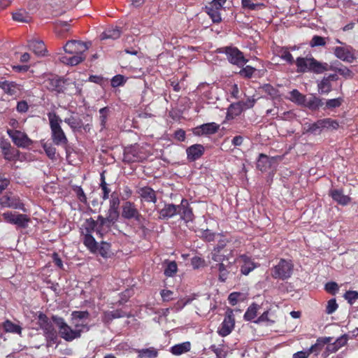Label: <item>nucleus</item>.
Wrapping results in <instances>:
<instances>
[{
  "instance_id": "4",
  "label": "nucleus",
  "mask_w": 358,
  "mask_h": 358,
  "mask_svg": "<svg viewBox=\"0 0 358 358\" xmlns=\"http://www.w3.org/2000/svg\"><path fill=\"white\" fill-rule=\"evenodd\" d=\"M294 265L290 260L280 259L277 265L271 268V275L282 280L289 279L293 273Z\"/></svg>"
},
{
  "instance_id": "27",
  "label": "nucleus",
  "mask_w": 358,
  "mask_h": 358,
  "mask_svg": "<svg viewBox=\"0 0 358 358\" xmlns=\"http://www.w3.org/2000/svg\"><path fill=\"white\" fill-rule=\"evenodd\" d=\"M2 327L3 330L7 333L16 334L18 335L22 334V328L9 320H6L3 324Z\"/></svg>"
},
{
  "instance_id": "28",
  "label": "nucleus",
  "mask_w": 358,
  "mask_h": 358,
  "mask_svg": "<svg viewBox=\"0 0 358 358\" xmlns=\"http://www.w3.org/2000/svg\"><path fill=\"white\" fill-rule=\"evenodd\" d=\"M136 352L138 353L137 358H156L158 356V350L153 347L138 349Z\"/></svg>"
},
{
  "instance_id": "19",
  "label": "nucleus",
  "mask_w": 358,
  "mask_h": 358,
  "mask_svg": "<svg viewBox=\"0 0 358 358\" xmlns=\"http://www.w3.org/2000/svg\"><path fill=\"white\" fill-rule=\"evenodd\" d=\"M138 194H140L141 199L146 202H152L153 203L157 202V195L155 191L148 186L140 188L138 190Z\"/></svg>"
},
{
  "instance_id": "8",
  "label": "nucleus",
  "mask_w": 358,
  "mask_h": 358,
  "mask_svg": "<svg viewBox=\"0 0 358 358\" xmlns=\"http://www.w3.org/2000/svg\"><path fill=\"white\" fill-rule=\"evenodd\" d=\"M122 217L126 220L134 219L136 221H140L141 215L134 203L126 201L122 206Z\"/></svg>"
},
{
  "instance_id": "32",
  "label": "nucleus",
  "mask_w": 358,
  "mask_h": 358,
  "mask_svg": "<svg viewBox=\"0 0 358 358\" xmlns=\"http://www.w3.org/2000/svg\"><path fill=\"white\" fill-rule=\"evenodd\" d=\"M166 265L164 274L166 277H173L178 271V265L175 261L166 260L164 262Z\"/></svg>"
},
{
  "instance_id": "25",
  "label": "nucleus",
  "mask_w": 358,
  "mask_h": 358,
  "mask_svg": "<svg viewBox=\"0 0 358 358\" xmlns=\"http://www.w3.org/2000/svg\"><path fill=\"white\" fill-rule=\"evenodd\" d=\"M241 258L243 262V264L241 266V273L243 275H247L255 268L256 265L251 259L246 255H241Z\"/></svg>"
},
{
  "instance_id": "1",
  "label": "nucleus",
  "mask_w": 358,
  "mask_h": 358,
  "mask_svg": "<svg viewBox=\"0 0 358 358\" xmlns=\"http://www.w3.org/2000/svg\"><path fill=\"white\" fill-rule=\"evenodd\" d=\"M298 73L313 72L319 74L332 69L327 63H322L313 57H298L295 61Z\"/></svg>"
},
{
  "instance_id": "64",
  "label": "nucleus",
  "mask_w": 358,
  "mask_h": 358,
  "mask_svg": "<svg viewBox=\"0 0 358 358\" xmlns=\"http://www.w3.org/2000/svg\"><path fill=\"white\" fill-rule=\"evenodd\" d=\"M341 101L342 100L339 98L329 99L326 102V107L327 108H335L339 107L341 105Z\"/></svg>"
},
{
  "instance_id": "38",
  "label": "nucleus",
  "mask_w": 358,
  "mask_h": 358,
  "mask_svg": "<svg viewBox=\"0 0 358 358\" xmlns=\"http://www.w3.org/2000/svg\"><path fill=\"white\" fill-rule=\"evenodd\" d=\"M29 222L30 218L27 215L18 213L14 224L19 228L26 229L28 227Z\"/></svg>"
},
{
  "instance_id": "43",
  "label": "nucleus",
  "mask_w": 358,
  "mask_h": 358,
  "mask_svg": "<svg viewBox=\"0 0 358 358\" xmlns=\"http://www.w3.org/2000/svg\"><path fill=\"white\" fill-rule=\"evenodd\" d=\"M305 129L307 132L320 133L322 129L320 120L312 124H306Z\"/></svg>"
},
{
  "instance_id": "7",
  "label": "nucleus",
  "mask_w": 358,
  "mask_h": 358,
  "mask_svg": "<svg viewBox=\"0 0 358 358\" xmlns=\"http://www.w3.org/2000/svg\"><path fill=\"white\" fill-rule=\"evenodd\" d=\"M178 206H179L178 208V215H180V220H183L186 223L193 222L194 219V215L193 213L192 208L190 207L188 200L186 199H182L180 203L178 205Z\"/></svg>"
},
{
  "instance_id": "16",
  "label": "nucleus",
  "mask_w": 358,
  "mask_h": 358,
  "mask_svg": "<svg viewBox=\"0 0 358 358\" xmlns=\"http://www.w3.org/2000/svg\"><path fill=\"white\" fill-rule=\"evenodd\" d=\"M0 88L10 96H16L21 91V85L15 82L0 81Z\"/></svg>"
},
{
  "instance_id": "35",
  "label": "nucleus",
  "mask_w": 358,
  "mask_h": 358,
  "mask_svg": "<svg viewBox=\"0 0 358 358\" xmlns=\"http://www.w3.org/2000/svg\"><path fill=\"white\" fill-rule=\"evenodd\" d=\"M204 147L201 144H195L187 149V157H200L203 155Z\"/></svg>"
},
{
  "instance_id": "44",
  "label": "nucleus",
  "mask_w": 358,
  "mask_h": 358,
  "mask_svg": "<svg viewBox=\"0 0 358 358\" xmlns=\"http://www.w3.org/2000/svg\"><path fill=\"white\" fill-rule=\"evenodd\" d=\"M97 227V222L90 217L85 220V229L86 231V234H92L94 231L96 232Z\"/></svg>"
},
{
  "instance_id": "14",
  "label": "nucleus",
  "mask_w": 358,
  "mask_h": 358,
  "mask_svg": "<svg viewBox=\"0 0 358 358\" xmlns=\"http://www.w3.org/2000/svg\"><path fill=\"white\" fill-rule=\"evenodd\" d=\"M329 195L332 199L341 206H347L351 201V198L343 194L342 189H331Z\"/></svg>"
},
{
  "instance_id": "23",
  "label": "nucleus",
  "mask_w": 358,
  "mask_h": 358,
  "mask_svg": "<svg viewBox=\"0 0 358 358\" xmlns=\"http://www.w3.org/2000/svg\"><path fill=\"white\" fill-rule=\"evenodd\" d=\"M334 54L337 58L344 62H352L355 59L350 51L343 47H336Z\"/></svg>"
},
{
  "instance_id": "12",
  "label": "nucleus",
  "mask_w": 358,
  "mask_h": 358,
  "mask_svg": "<svg viewBox=\"0 0 358 358\" xmlns=\"http://www.w3.org/2000/svg\"><path fill=\"white\" fill-rule=\"evenodd\" d=\"M234 325V317L232 314H229L224 317L220 327L218 328L217 333L222 337L227 336L232 331Z\"/></svg>"
},
{
  "instance_id": "52",
  "label": "nucleus",
  "mask_w": 358,
  "mask_h": 358,
  "mask_svg": "<svg viewBox=\"0 0 358 358\" xmlns=\"http://www.w3.org/2000/svg\"><path fill=\"white\" fill-rule=\"evenodd\" d=\"M324 289L328 293L334 295L339 290V287L336 282L331 281L325 284Z\"/></svg>"
},
{
  "instance_id": "10",
  "label": "nucleus",
  "mask_w": 358,
  "mask_h": 358,
  "mask_svg": "<svg viewBox=\"0 0 358 358\" xmlns=\"http://www.w3.org/2000/svg\"><path fill=\"white\" fill-rule=\"evenodd\" d=\"M87 43L76 40L68 41L64 47L65 52L69 54H83L87 50Z\"/></svg>"
},
{
  "instance_id": "58",
  "label": "nucleus",
  "mask_w": 358,
  "mask_h": 358,
  "mask_svg": "<svg viewBox=\"0 0 358 358\" xmlns=\"http://www.w3.org/2000/svg\"><path fill=\"white\" fill-rule=\"evenodd\" d=\"M110 224H106V226L98 224L96 230V236L103 238V235L110 229Z\"/></svg>"
},
{
  "instance_id": "41",
  "label": "nucleus",
  "mask_w": 358,
  "mask_h": 358,
  "mask_svg": "<svg viewBox=\"0 0 358 358\" xmlns=\"http://www.w3.org/2000/svg\"><path fill=\"white\" fill-rule=\"evenodd\" d=\"M329 68H332V69H329V71H335L338 73L340 75L343 76L345 78H352L353 76V73L348 68L345 66H343L341 68L334 66L332 65L329 66Z\"/></svg>"
},
{
  "instance_id": "55",
  "label": "nucleus",
  "mask_w": 358,
  "mask_h": 358,
  "mask_svg": "<svg viewBox=\"0 0 358 358\" xmlns=\"http://www.w3.org/2000/svg\"><path fill=\"white\" fill-rule=\"evenodd\" d=\"M325 43L324 38L320 36H314L310 42V45L311 47L324 46Z\"/></svg>"
},
{
  "instance_id": "17",
  "label": "nucleus",
  "mask_w": 358,
  "mask_h": 358,
  "mask_svg": "<svg viewBox=\"0 0 358 358\" xmlns=\"http://www.w3.org/2000/svg\"><path fill=\"white\" fill-rule=\"evenodd\" d=\"M127 314L122 309L105 311L102 316V322L109 324L113 320L127 317Z\"/></svg>"
},
{
  "instance_id": "54",
  "label": "nucleus",
  "mask_w": 358,
  "mask_h": 358,
  "mask_svg": "<svg viewBox=\"0 0 358 358\" xmlns=\"http://www.w3.org/2000/svg\"><path fill=\"white\" fill-rule=\"evenodd\" d=\"M37 319V324L41 329L43 328V325H46L50 322L48 316L42 312L38 313Z\"/></svg>"
},
{
  "instance_id": "46",
  "label": "nucleus",
  "mask_w": 358,
  "mask_h": 358,
  "mask_svg": "<svg viewBox=\"0 0 358 358\" xmlns=\"http://www.w3.org/2000/svg\"><path fill=\"white\" fill-rule=\"evenodd\" d=\"M191 265L194 269H199L206 266V262L202 257L194 256L191 259Z\"/></svg>"
},
{
  "instance_id": "20",
  "label": "nucleus",
  "mask_w": 358,
  "mask_h": 358,
  "mask_svg": "<svg viewBox=\"0 0 358 358\" xmlns=\"http://www.w3.org/2000/svg\"><path fill=\"white\" fill-rule=\"evenodd\" d=\"M333 341V338L328 337H320L317 339L316 343L313 345L310 348H308L309 352L310 354H314L315 355H317L324 345Z\"/></svg>"
},
{
  "instance_id": "33",
  "label": "nucleus",
  "mask_w": 358,
  "mask_h": 358,
  "mask_svg": "<svg viewBox=\"0 0 358 358\" xmlns=\"http://www.w3.org/2000/svg\"><path fill=\"white\" fill-rule=\"evenodd\" d=\"M259 306L256 303H252L246 310L243 318L245 321H252L257 317V310Z\"/></svg>"
},
{
  "instance_id": "48",
  "label": "nucleus",
  "mask_w": 358,
  "mask_h": 358,
  "mask_svg": "<svg viewBox=\"0 0 358 358\" xmlns=\"http://www.w3.org/2000/svg\"><path fill=\"white\" fill-rule=\"evenodd\" d=\"M343 297L350 305H352L356 300L358 299V292L351 290L347 291L344 294Z\"/></svg>"
},
{
  "instance_id": "15",
  "label": "nucleus",
  "mask_w": 358,
  "mask_h": 358,
  "mask_svg": "<svg viewBox=\"0 0 358 358\" xmlns=\"http://www.w3.org/2000/svg\"><path fill=\"white\" fill-rule=\"evenodd\" d=\"M52 322L50 321L48 324L43 325V328L41 330L47 342L50 344H55L58 341V334Z\"/></svg>"
},
{
  "instance_id": "42",
  "label": "nucleus",
  "mask_w": 358,
  "mask_h": 358,
  "mask_svg": "<svg viewBox=\"0 0 358 358\" xmlns=\"http://www.w3.org/2000/svg\"><path fill=\"white\" fill-rule=\"evenodd\" d=\"M322 129H336L338 127V123L336 120L330 118L320 120Z\"/></svg>"
},
{
  "instance_id": "36",
  "label": "nucleus",
  "mask_w": 358,
  "mask_h": 358,
  "mask_svg": "<svg viewBox=\"0 0 358 358\" xmlns=\"http://www.w3.org/2000/svg\"><path fill=\"white\" fill-rule=\"evenodd\" d=\"M292 102H295L299 105H304L306 96L299 92L297 90H293L289 92V98Z\"/></svg>"
},
{
  "instance_id": "59",
  "label": "nucleus",
  "mask_w": 358,
  "mask_h": 358,
  "mask_svg": "<svg viewBox=\"0 0 358 358\" xmlns=\"http://www.w3.org/2000/svg\"><path fill=\"white\" fill-rule=\"evenodd\" d=\"M256 69L250 66H246L245 68L242 69L239 73L241 76L250 78L253 75L254 72Z\"/></svg>"
},
{
  "instance_id": "45",
  "label": "nucleus",
  "mask_w": 358,
  "mask_h": 358,
  "mask_svg": "<svg viewBox=\"0 0 358 358\" xmlns=\"http://www.w3.org/2000/svg\"><path fill=\"white\" fill-rule=\"evenodd\" d=\"M119 212L117 210L110 209L108 210V213L106 215L108 222L112 226L114 223H115L119 218Z\"/></svg>"
},
{
  "instance_id": "49",
  "label": "nucleus",
  "mask_w": 358,
  "mask_h": 358,
  "mask_svg": "<svg viewBox=\"0 0 358 358\" xmlns=\"http://www.w3.org/2000/svg\"><path fill=\"white\" fill-rule=\"evenodd\" d=\"M71 317L73 320H86L90 317V313L87 310H75L71 313Z\"/></svg>"
},
{
  "instance_id": "18",
  "label": "nucleus",
  "mask_w": 358,
  "mask_h": 358,
  "mask_svg": "<svg viewBox=\"0 0 358 358\" xmlns=\"http://www.w3.org/2000/svg\"><path fill=\"white\" fill-rule=\"evenodd\" d=\"M220 125L215 122L206 123L196 127L194 133L199 136L203 134H213L217 131Z\"/></svg>"
},
{
  "instance_id": "5",
  "label": "nucleus",
  "mask_w": 358,
  "mask_h": 358,
  "mask_svg": "<svg viewBox=\"0 0 358 358\" xmlns=\"http://www.w3.org/2000/svg\"><path fill=\"white\" fill-rule=\"evenodd\" d=\"M223 50L222 52L226 54L228 61L232 64L243 66L248 62V59L244 57L243 53L237 48L225 47Z\"/></svg>"
},
{
  "instance_id": "13",
  "label": "nucleus",
  "mask_w": 358,
  "mask_h": 358,
  "mask_svg": "<svg viewBox=\"0 0 358 358\" xmlns=\"http://www.w3.org/2000/svg\"><path fill=\"white\" fill-rule=\"evenodd\" d=\"M179 206L173 203H165L164 207L158 210L160 220H169L178 215Z\"/></svg>"
},
{
  "instance_id": "24",
  "label": "nucleus",
  "mask_w": 358,
  "mask_h": 358,
  "mask_svg": "<svg viewBox=\"0 0 358 358\" xmlns=\"http://www.w3.org/2000/svg\"><path fill=\"white\" fill-rule=\"evenodd\" d=\"M243 101L231 103L227 109V119L231 120L239 115L243 110Z\"/></svg>"
},
{
  "instance_id": "22",
  "label": "nucleus",
  "mask_w": 358,
  "mask_h": 358,
  "mask_svg": "<svg viewBox=\"0 0 358 358\" xmlns=\"http://www.w3.org/2000/svg\"><path fill=\"white\" fill-rule=\"evenodd\" d=\"M190 349V342L186 341L173 345L172 347H171L169 351L172 355L179 356L189 352Z\"/></svg>"
},
{
  "instance_id": "56",
  "label": "nucleus",
  "mask_w": 358,
  "mask_h": 358,
  "mask_svg": "<svg viewBox=\"0 0 358 358\" xmlns=\"http://www.w3.org/2000/svg\"><path fill=\"white\" fill-rule=\"evenodd\" d=\"M337 308L338 304L336 303V299H331L327 302L326 313L327 314H332L337 310Z\"/></svg>"
},
{
  "instance_id": "34",
  "label": "nucleus",
  "mask_w": 358,
  "mask_h": 358,
  "mask_svg": "<svg viewBox=\"0 0 358 358\" xmlns=\"http://www.w3.org/2000/svg\"><path fill=\"white\" fill-rule=\"evenodd\" d=\"M60 78L54 77L52 78H48L46 80V86L50 90L55 91L57 93H62L63 90L60 87Z\"/></svg>"
},
{
  "instance_id": "21",
  "label": "nucleus",
  "mask_w": 358,
  "mask_h": 358,
  "mask_svg": "<svg viewBox=\"0 0 358 358\" xmlns=\"http://www.w3.org/2000/svg\"><path fill=\"white\" fill-rule=\"evenodd\" d=\"M29 49L32 50L38 56L45 55L46 48L42 41L32 40L29 41Z\"/></svg>"
},
{
  "instance_id": "53",
  "label": "nucleus",
  "mask_w": 358,
  "mask_h": 358,
  "mask_svg": "<svg viewBox=\"0 0 358 358\" xmlns=\"http://www.w3.org/2000/svg\"><path fill=\"white\" fill-rule=\"evenodd\" d=\"M18 213H13L11 211H7L2 214L3 218L4 220L11 224H14L16 217L17 216Z\"/></svg>"
},
{
  "instance_id": "9",
  "label": "nucleus",
  "mask_w": 358,
  "mask_h": 358,
  "mask_svg": "<svg viewBox=\"0 0 358 358\" xmlns=\"http://www.w3.org/2000/svg\"><path fill=\"white\" fill-rule=\"evenodd\" d=\"M0 205L2 207L11 208L27 212L24 204L21 201L18 196H3L0 198Z\"/></svg>"
},
{
  "instance_id": "30",
  "label": "nucleus",
  "mask_w": 358,
  "mask_h": 358,
  "mask_svg": "<svg viewBox=\"0 0 358 358\" xmlns=\"http://www.w3.org/2000/svg\"><path fill=\"white\" fill-rule=\"evenodd\" d=\"M64 122L72 129L73 131H80L83 127L82 120L74 116L65 118Z\"/></svg>"
},
{
  "instance_id": "40",
  "label": "nucleus",
  "mask_w": 358,
  "mask_h": 358,
  "mask_svg": "<svg viewBox=\"0 0 358 358\" xmlns=\"http://www.w3.org/2000/svg\"><path fill=\"white\" fill-rule=\"evenodd\" d=\"M205 9L206 12L210 16V17L212 19L214 23H218L221 22L222 18L220 16V11L218 10L214 9L208 6H206Z\"/></svg>"
},
{
  "instance_id": "47",
  "label": "nucleus",
  "mask_w": 358,
  "mask_h": 358,
  "mask_svg": "<svg viewBox=\"0 0 358 358\" xmlns=\"http://www.w3.org/2000/svg\"><path fill=\"white\" fill-rule=\"evenodd\" d=\"M217 266L219 271V280L225 282L229 273L225 265L223 263H219L217 264Z\"/></svg>"
},
{
  "instance_id": "51",
  "label": "nucleus",
  "mask_w": 358,
  "mask_h": 358,
  "mask_svg": "<svg viewBox=\"0 0 358 358\" xmlns=\"http://www.w3.org/2000/svg\"><path fill=\"white\" fill-rule=\"evenodd\" d=\"M243 299V294L236 292L231 293L228 297V301L231 306H235L239 301Z\"/></svg>"
},
{
  "instance_id": "61",
  "label": "nucleus",
  "mask_w": 358,
  "mask_h": 358,
  "mask_svg": "<svg viewBox=\"0 0 358 358\" xmlns=\"http://www.w3.org/2000/svg\"><path fill=\"white\" fill-rule=\"evenodd\" d=\"M327 345L325 351L322 353L323 358H327L330 354L336 352L337 350H338L335 345H334V343H329Z\"/></svg>"
},
{
  "instance_id": "26",
  "label": "nucleus",
  "mask_w": 358,
  "mask_h": 358,
  "mask_svg": "<svg viewBox=\"0 0 358 358\" xmlns=\"http://www.w3.org/2000/svg\"><path fill=\"white\" fill-rule=\"evenodd\" d=\"M324 103L322 99L312 94L310 96L306 99V102L304 103L303 106L308 107L312 110H315L322 107Z\"/></svg>"
},
{
  "instance_id": "60",
  "label": "nucleus",
  "mask_w": 358,
  "mask_h": 358,
  "mask_svg": "<svg viewBox=\"0 0 358 358\" xmlns=\"http://www.w3.org/2000/svg\"><path fill=\"white\" fill-rule=\"evenodd\" d=\"M124 77L122 75H116L111 80V86L117 87L124 83Z\"/></svg>"
},
{
  "instance_id": "37",
  "label": "nucleus",
  "mask_w": 358,
  "mask_h": 358,
  "mask_svg": "<svg viewBox=\"0 0 358 358\" xmlns=\"http://www.w3.org/2000/svg\"><path fill=\"white\" fill-rule=\"evenodd\" d=\"M318 92L320 94H327L332 90L331 83L326 78H323L317 83Z\"/></svg>"
},
{
  "instance_id": "6",
  "label": "nucleus",
  "mask_w": 358,
  "mask_h": 358,
  "mask_svg": "<svg viewBox=\"0 0 358 358\" xmlns=\"http://www.w3.org/2000/svg\"><path fill=\"white\" fill-rule=\"evenodd\" d=\"M7 133L17 147L27 148L32 144V141L21 131L9 129Z\"/></svg>"
},
{
  "instance_id": "63",
  "label": "nucleus",
  "mask_w": 358,
  "mask_h": 358,
  "mask_svg": "<svg viewBox=\"0 0 358 358\" xmlns=\"http://www.w3.org/2000/svg\"><path fill=\"white\" fill-rule=\"evenodd\" d=\"M160 295L162 298L163 301H170L174 299L173 296V292L169 289L161 290Z\"/></svg>"
},
{
  "instance_id": "2",
  "label": "nucleus",
  "mask_w": 358,
  "mask_h": 358,
  "mask_svg": "<svg viewBox=\"0 0 358 358\" xmlns=\"http://www.w3.org/2000/svg\"><path fill=\"white\" fill-rule=\"evenodd\" d=\"M51 320L58 328L60 337L64 341L71 342L81 336L82 331L78 328L85 325L76 324V329H73L62 317L52 315Z\"/></svg>"
},
{
  "instance_id": "31",
  "label": "nucleus",
  "mask_w": 358,
  "mask_h": 358,
  "mask_svg": "<svg viewBox=\"0 0 358 358\" xmlns=\"http://www.w3.org/2000/svg\"><path fill=\"white\" fill-rule=\"evenodd\" d=\"M121 29L116 27H111L107 29L104 32L102 33L101 35V39H107V38H111V39H117L120 38L121 35Z\"/></svg>"
},
{
  "instance_id": "57",
  "label": "nucleus",
  "mask_w": 358,
  "mask_h": 358,
  "mask_svg": "<svg viewBox=\"0 0 358 358\" xmlns=\"http://www.w3.org/2000/svg\"><path fill=\"white\" fill-rule=\"evenodd\" d=\"M72 57H69V64L71 66H76L80 62H82L85 57L83 56V54H73Z\"/></svg>"
},
{
  "instance_id": "50",
  "label": "nucleus",
  "mask_w": 358,
  "mask_h": 358,
  "mask_svg": "<svg viewBox=\"0 0 358 358\" xmlns=\"http://www.w3.org/2000/svg\"><path fill=\"white\" fill-rule=\"evenodd\" d=\"M209 349L216 355V358H226L227 354L223 350V346H216L215 345H211Z\"/></svg>"
},
{
  "instance_id": "39",
  "label": "nucleus",
  "mask_w": 358,
  "mask_h": 358,
  "mask_svg": "<svg viewBox=\"0 0 358 358\" xmlns=\"http://www.w3.org/2000/svg\"><path fill=\"white\" fill-rule=\"evenodd\" d=\"M13 19L20 22H29L31 17L25 10H20L13 13Z\"/></svg>"
},
{
  "instance_id": "62",
  "label": "nucleus",
  "mask_w": 358,
  "mask_h": 358,
  "mask_svg": "<svg viewBox=\"0 0 358 358\" xmlns=\"http://www.w3.org/2000/svg\"><path fill=\"white\" fill-rule=\"evenodd\" d=\"M280 57L289 64H293L295 62L292 55L287 49H282L280 51Z\"/></svg>"
},
{
  "instance_id": "11",
  "label": "nucleus",
  "mask_w": 358,
  "mask_h": 358,
  "mask_svg": "<svg viewBox=\"0 0 358 358\" xmlns=\"http://www.w3.org/2000/svg\"><path fill=\"white\" fill-rule=\"evenodd\" d=\"M277 166V158H258L257 168L262 172L273 173Z\"/></svg>"
},
{
  "instance_id": "3",
  "label": "nucleus",
  "mask_w": 358,
  "mask_h": 358,
  "mask_svg": "<svg viewBox=\"0 0 358 358\" xmlns=\"http://www.w3.org/2000/svg\"><path fill=\"white\" fill-rule=\"evenodd\" d=\"M48 117L50 122L53 141L57 145L66 144L68 140L60 125L62 122L61 118L55 113H49L48 114Z\"/></svg>"
},
{
  "instance_id": "29",
  "label": "nucleus",
  "mask_w": 358,
  "mask_h": 358,
  "mask_svg": "<svg viewBox=\"0 0 358 358\" xmlns=\"http://www.w3.org/2000/svg\"><path fill=\"white\" fill-rule=\"evenodd\" d=\"M83 243L92 252H96L98 250V243L95 238L90 234H85L83 238Z\"/></svg>"
}]
</instances>
